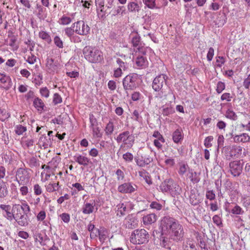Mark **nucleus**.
I'll return each instance as SVG.
<instances>
[{"label":"nucleus","mask_w":250,"mask_h":250,"mask_svg":"<svg viewBox=\"0 0 250 250\" xmlns=\"http://www.w3.org/2000/svg\"><path fill=\"white\" fill-rule=\"evenodd\" d=\"M159 229L161 232L160 240L163 247L166 246L170 239L179 241H181L184 236L182 226L175 219L169 217L165 216L160 221Z\"/></svg>","instance_id":"f257e3e1"},{"label":"nucleus","mask_w":250,"mask_h":250,"mask_svg":"<svg viewBox=\"0 0 250 250\" xmlns=\"http://www.w3.org/2000/svg\"><path fill=\"white\" fill-rule=\"evenodd\" d=\"M83 54L85 59L91 63H97L103 60L102 52L95 47L85 46L83 48Z\"/></svg>","instance_id":"f03ea898"},{"label":"nucleus","mask_w":250,"mask_h":250,"mask_svg":"<svg viewBox=\"0 0 250 250\" xmlns=\"http://www.w3.org/2000/svg\"><path fill=\"white\" fill-rule=\"evenodd\" d=\"M160 188L162 192H168L172 196L180 194L182 191L181 188L172 179L165 180L160 185Z\"/></svg>","instance_id":"7ed1b4c3"},{"label":"nucleus","mask_w":250,"mask_h":250,"mask_svg":"<svg viewBox=\"0 0 250 250\" xmlns=\"http://www.w3.org/2000/svg\"><path fill=\"white\" fill-rule=\"evenodd\" d=\"M149 234L145 229L134 230L130 237V241L133 244L141 245L148 241Z\"/></svg>","instance_id":"20e7f679"},{"label":"nucleus","mask_w":250,"mask_h":250,"mask_svg":"<svg viewBox=\"0 0 250 250\" xmlns=\"http://www.w3.org/2000/svg\"><path fill=\"white\" fill-rule=\"evenodd\" d=\"M129 39L132 46L137 48L139 53L146 55L150 50V48L145 47V44L141 41L140 36L137 32H132L129 35Z\"/></svg>","instance_id":"39448f33"},{"label":"nucleus","mask_w":250,"mask_h":250,"mask_svg":"<svg viewBox=\"0 0 250 250\" xmlns=\"http://www.w3.org/2000/svg\"><path fill=\"white\" fill-rule=\"evenodd\" d=\"M138 79V76L135 73L127 75L123 79V85L127 95H128V91L132 90L137 87Z\"/></svg>","instance_id":"423d86ee"},{"label":"nucleus","mask_w":250,"mask_h":250,"mask_svg":"<svg viewBox=\"0 0 250 250\" xmlns=\"http://www.w3.org/2000/svg\"><path fill=\"white\" fill-rule=\"evenodd\" d=\"M242 151V147L237 145L225 146L223 149V152L225 158L228 160H230L234 157L238 158L241 155Z\"/></svg>","instance_id":"0eeeda50"},{"label":"nucleus","mask_w":250,"mask_h":250,"mask_svg":"<svg viewBox=\"0 0 250 250\" xmlns=\"http://www.w3.org/2000/svg\"><path fill=\"white\" fill-rule=\"evenodd\" d=\"M118 143H122L123 145L130 148L134 143V136L129 131H125L120 133L116 139Z\"/></svg>","instance_id":"6e6552de"},{"label":"nucleus","mask_w":250,"mask_h":250,"mask_svg":"<svg viewBox=\"0 0 250 250\" xmlns=\"http://www.w3.org/2000/svg\"><path fill=\"white\" fill-rule=\"evenodd\" d=\"M30 169L24 168H19L16 173V179L20 185H26L30 179Z\"/></svg>","instance_id":"1a4fd4ad"},{"label":"nucleus","mask_w":250,"mask_h":250,"mask_svg":"<svg viewBox=\"0 0 250 250\" xmlns=\"http://www.w3.org/2000/svg\"><path fill=\"white\" fill-rule=\"evenodd\" d=\"M72 27L75 29V33L80 35L85 36L89 34L90 28L83 21H79L72 24Z\"/></svg>","instance_id":"9d476101"},{"label":"nucleus","mask_w":250,"mask_h":250,"mask_svg":"<svg viewBox=\"0 0 250 250\" xmlns=\"http://www.w3.org/2000/svg\"><path fill=\"white\" fill-rule=\"evenodd\" d=\"M89 121L90 124V128L92 130V134L93 137L95 138H101L102 135L100 132V129L98 126L97 120L92 114L89 115Z\"/></svg>","instance_id":"9b49d317"},{"label":"nucleus","mask_w":250,"mask_h":250,"mask_svg":"<svg viewBox=\"0 0 250 250\" xmlns=\"http://www.w3.org/2000/svg\"><path fill=\"white\" fill-rule=\"evenodd\" d=\"M137 186L130 182L125 183L118 187V192L122 193H132L137 190Z\"/></svg>","instance_id":"f8f14e48"},{"label":"nucleus","mask_w":250,"mask_h":250,"mask_svg":"<svg viewBox=\"0 0 250 250\" xmlns=\"http://www.w3.org/2000/svg\"><path fill=\"white\" fill-rule=\"evenodd\" d=\"M229 171L233 176H238L242 171L243 166L240 161H233L229 165Z\"/></svg>","instance_id":"ddd939ff"},{"label":"nucleus","mask_w":250,"mask_h":250,"mask_svg":"<svg viewBox=\"0 0 250 250\" xmlns=\"http://www.w3.org/2000/svg\"><path fill=\"white\" fill-rule=\"evenodd\" d=\"M138 221L133 214L128 215L125 218L124 224L126 228L133 229L137 227Z\"/></svg>","instance_id":"4468645a"},{"label":"nucleus","mask_w":250,"mask_h":250,"mask_svg":"<svg viewBox=\"0 0 250 250\" xmlns=\"http://www.w3.org/2000/svg\"><path fill=\"white\" fill-rule=\"evenodd\" d=\"M137 54V52H136V55H137L135 59V64L137 67L139 69H143L147 66L148 62L145 55L141 53Z\"/></svg>","instance_id":"2eb2a0df"},{"label":"nucleus","mask_w":250,"mask_h":250,"mask_svg":"<svg viewBox=\"0 0 250 250\" xmlns=\"http://www.w3.org/2000/svg\"><path fill=\"white\" fill-rule=\"evenodd\" d=\"M0 83L3 84L2 87L6 90L9 89L12 85L11 79L5 73H0Z\"/></svg>","instance_id":"dca6fc26"},{"label":"nucleus","mask_w":250,"mask_h":250,"mask_svg":"<svg viewBox=\"0 0 250 250\" xmlns=\"http://www.w3.org/2000/svg\"><path fill=\"white\" fill-rule=\"evenodd\" d=\"M0 208L2 211L3 216L7 220L12 221L13 213L12 208L9 205L1 204L0 205Z\"/></svg>","instance_id":"f3484780"},{"label":"nucleus","mask_w":250,"mask_h":250,"mask_svg":"<svg viewBox=\"0 0 250 250\" xmlns=\"http://www.w3.org/2000/svg\"><path fill=\"white\" fill-rule=\"evenodd\" d=\"M74 160L80 165L84 167L88 166L92 163L90 159L81 154H77L73 157Z\"/></svg>","instance_id":"a211bd4d"},{"label":"nucleus","mask_w":250,"mask_h":250,"mask_svg":"<svg viewBox=\"0 0 250 250\" xmlns=\"http://www.w3.org/2000/svg\"><path fill=\"white\" fill-rule=\"evenodd\" d=\"M59 63L55 62L52 58H47L46 59V67L49 73L54 72L58 68Z\"/></svg>","instance_id":"6ab92c4d"},{"label":"nucleus","mask_w":250,"mask_h":250,"mask_svg":"<svg viewBox=\"0 0 250 250\" xmlns=\"http://www.w3.org/2000/svg\"><path fill=\"white\" fill-rule=\"evenodd\" d=\"M233 141L235 143H245L250 141V136L246 133H243L240 135H232Z\"/></svg>","instance_id":"aec40b11"},{"label":"nucleus","mask_w":250,"mask_h":250,"mask_svg":"<svg viewBox=\"0 0 250 250\" xmlns=\"http://www.w3.org/2000/svg\"><path fill=\"white\" fill-rule=\"evenodd\" d=\"M22 211L21 209V206L19 204H15L12 207V213L13 216L12 220L18 218L19 217H21L22 215H25L24 213L22 214Z\"/></svg>","instance_id":"412c9836"},{"label":"nucleus","mask_w":250,"mask_h":250,"mask_svg":"<svg viewBox=\"0 0 250 250\" xmlns=\"http://www.w3.org/2000/svg\"><path fill=\"white\" fill-rule=\"evenodd\" d=\"M46 191L51 193L59 190L60 188L59 182H50L45 186Z\"/></svg>","instance_id":"4be33fe9"},{"label":"nucleus","mask_w":250,"mask_h":250,"mask_svg":"<svg viewBox=\"0 0 250 250\" xmlns=\"http://www.w3.org/2000/svg\"><path fill=\"white\" fill-rule=\"evenodd\" d=\"M152 161V158L150 157L141 156L136 160L137 165L141 167H143L146 165L149 164Z\"/></svg>","instance_id":"5701e85b"},{"label":"nucleus","mask_w":250,"mask_h":250,"mask_svg":"<svg viewBox=\"0 0 250 250\" xmlns=\"http://www.w3.org/2000/svg\"><path fill=\"white\" fill-rule=\"evenodd\" d=\"M184 137L182 130L176 129L172 134V139L174 143H178L183 140Z\"/></svg>","instance_id":"b1692460"},{"label":"nucleus","mask_w":250,"mask_h":250,"mask_svg":"<svg viewBox=\"0 0 250 250\" xmlns=\"http://www.w3.org/2000/svg\"><path fill=\"white\" fill-rule=\"evenodd\" d=\"M143 222L145 225H149L154 223L156 220V215L154 213L149 214L145 216L143 218Z\"/></svg>","instance_id":"393cba45"},{"label":"nucleus","mask_w":250,"mask_h":250,"mask_svg":"<svg viewBox=\"0 0 250 250\" xmlns=\"http://www.w3.org/2000/svg\"><path fill=\"white\" fill-rule=\"evenodd\" d=\"M8 193L6 183L3 181H0V198L5 197Z\"/></svg>","instance_id":"a878e982"},{"label":"nucleus","mask_w":250,"mask_h":250,"mask_svg":"<svg viewBox=\"0 0 250 250\" xmlns=\"http://www.w3.org/2000/svg\"><path fill=\"white\" fill-rule=\"evenodd\" d=\"M108 235V232L107 229L102 228L99 230V239L101 242H104L107 239Z\"/></svg>","instance_id":"bb28decb"},{"label":"nucleus","mask_w":250,"mask_h":250,"mask_svg":"<svg viewBox=\"0 0 250 250\" xmlns=\"http://www.w3.org/2000/svg\"><path fill=\"white\" fill-rule=\"evenodd\" d=\"M33 105L34 107L38 111H42L43 110L44 107V104L43 101L38 97L35 98L33 101Z\"/></svg>","instance_id":"cd10ccee"},{"label":"nucleus","mask_w":250,"mask_h":250,"mask_svg":"<svg viewBox=\"0 0 250 250\" xmlns=\"http://www.w3.org/2000/svg\"><path fill=\"white\" fill-rule=\"evenodd\" d=\"M21 226H26L28 224L27 215H23L14 219Z\"/></svg>","instance_id":"c85d7f7f"},{"label":"nucleus","mask_w":250,"mask_h":250,"mask_svg":"<svg viewBox=\"0 0 250 250\" xmlns=\"http://www.w3.org/2000/svg\"><path fill=\"white\" fill-rule=\"evenodd\" d=\"M114 126L113 123L110 121L106 125L104 131L106 135H111L114 131Z\"/></svg>","instance_id":"c756f323"},{"label":"nucleus","mask_w":250,"mask_h":250,"mask_svg":"<svg viewBox=\"0 0 250 250\" xmlns=\"http://www.w3.org/2000/svg\"><path fill=\"white\" fill-rule=\"evenodd\" d=\"M125 11V8L124 6H119L116 9L111 11L112 16H116L118 15H123Z\"/></svg>","instance_id":"7c9ffc66"},{"label":"nucleus","mask_w":250,"mask_h":250,"mask_svg":"<svg viewBox=\"0 0 250 250\" xmlns=\"http://www.w3.org/2000/svg\"><path fill=\"white\" fill-rule=\"evenodd\" d=\"M158 141H160L161 142H162L164 144V147L165 149H166V147H167V144L165 143V140L163 138V137H162V135H161L157 131V148L158 149H162V147H163V144H161V143L158 142Z\"/></svg>","instance_id":"2f4dec72"},{"label":"nucleus","mask_w":250,"mask_h":250,"mask_svg":"<svg viewBox=\"0 0 250 250\" xmlns=\"http://www.w3.org/2000/svg\"><path fill=\"white\" fill-rule=\"evenodd\" d=\"M226 118L235 121L237 119V116L236 113L231 109H228L225 114Z\"/></svg>","instance_id":"473e14b6"},{"label":"nucleus","mask_w":250,"mask_h":250,"mask_svg":"<svg viewBox=\"0 0 250 250\" xmlns=\"http://www.w3.org/2000/svg\"><path fill=\"white\" fill-rule=\"evenodd\" d=\"M39 37L48 43L51 42V38L50 36L45 31H42L39 32Z\"/></svg>","instance_id":"72a5a7b5"},{"label":"nucleus","mask_w":250,"mask_h":250,"mask_svg":"<svg viewBox=\"0 0 250 250\" xmlns=\"http://www.w3.org/2000/svg\"><path fill=\"white\" fill-rule=\"evenodd\" d=\"M94 210V205L90 203H86L85 204L83 212L84 214H90L93 212Z\"/></svg>","instance_id":"f704fd0d"},{"label":"nucleus","mask_w":250,"mask_h":250,"mask_svg":"<svg viewBox=\"0 0 250 250\" xmlns=\"http://www.w3.org/2000/svg\"><path fill=\"white\" fill-rule=\"evenodd\" d=\"M27 163L31 168L39 167L40 165L38 160L35 157L30 158Z\"/></svg>","instance_id":"c9c22d12"},{"label":"nucleus","mask_w":250,"mask_h":250,"mask_svg":"<svg viewBox=\"0 0 250 250\" xmlns=\"http://www.w3.org/2000/svg\"><path fill=\"white\" fill-rule=\"evenodd\" d=\"M127 8L129 11L133 12L139 10L138 4L134 2H130L128 3Z\"/></svg>","instance_id":"e433bc0d"},{"label":"nucleus","mask_w":250,"mask_h":250,"mask_svg":"<svg viewBox=\"0 0 250 250\" xmlns=\"http://www.w3.org/2000/svg\"><path fill=\"white\" fill-rule=\"evenodd\" d=\"M118 212H120V215L117 213V215L120 216H124L125 214V212L127 210L126 205L124 203L120 204L117 206Z\"/></svg>","instance_id":"4c0bfd02"},{"label":"nucleus","mask_w":250,"mask_h":250,"mask_svg":"<svg viewBox=\"0 0 250 250\" xmlns=\"http://www.w3.org/2000/svg\"><path fill=\"white\" fill-rule=\"evenodd\" d=\"M37 9L38 10V17L41 19H43L45 18L44 13L45 11V9L38 4H37Z\"/></svg>","instance_id":"58836bf2"},{"label":"nucleus","mask_w":250,"mask_h":250,"mask_svg":"<svg viewBox=\"0 0 250 250\" xmlns=\"http://www.w3.org/2000/svg\"><path fill=\"white\" fill-rule=\"evenodd\" d=\"M189 169V167L187 164H180L179 170V174L180 175H183Z\"/></svg>","instance_id":"ea45409f"},{"label":"nucleus","mask_w":250,"mask_h":250,"mask_svg":"<svg viewBox=\"0 0 250 250\" xmlns=\"http://www.w3.org/2000/svg\"><path fill=\"white\" fill-rule=\"evenodd\" d=\"M65 35L67 36L70 39L74 35L75 30L74 28H73L72 26L71 27H66L64 30Z\"/></svg>","instance_id":"a19ab883"},{"label":"nucleus","mask_w":250,"mask_h":250,"mask_svg":"<svg viewBox=\"0 0 250 250\" xmlns=\"http://www.w3.org/2000/svg\"><path fill=\"white\" fill-rule=\"evenodd\" d=\"M60 23L62 25H67L69 24L72 20L70 17L65 16L63 15L60 19Z\"/></svg>","instance_id":"79ce46f5"},{"label":"nucleus","mask_w":250,"mask_h":250,"mask_svg":"<svg viewBox=\"0 0 250 250\" xmlns=\"http://www.w3.org/2000/svg\"><path fill=\"white\" fill-rule=\"evenodd\" d=\"M54 42L55 44L59 48H62L63 47V42L59 36H56L54 37Z\"/></svg>","instance_id":"37998d69"},{"label":"nucleus","mask_w":250,"mask_h":250,"mask_svg":"<svg viewBox=\"0 0 250 250\" xmlns=\"http://www.w3.org/2000/svg\"><path fill=\"white\" fill-rule=\"evenodd\" d=\"M34 193L35 195H40L42 193V189L41 186L36 184L33 186Z\"/></svg>","instance_id":"c03bdc74"},{"label":"nucleus","mask_w":250,"mask_h":250,"mask_svg":"<svg viewBox=\"0 0 250 250\" xmlns=\"http://www.w3.org/2000/svg\"><path fill=\"white\" fill-rule=\"evenodd\" d=\"M212 220L213 223L216 224L219 227H223V223L222 219L220 216L218 215H215L213 218Z\"/></svg>","instance_id":"a18cd8bd"},{"label":"nucleus","mask_w":250,"mask_h":250,"mask_svg":"<svg viewBox=\"0 0 250 250\" xmlns=\"http://www.w3.org/2000/svg\"><path fill=\"white\" fill-rule=\"evenodd\" d=\"M26 130V127H24L21 125H17L15 128V132L17 134L19 135L22 134V133Z\"/></svg>","instance_id":"49530a36"},{"label":"nucleus","mask_w":250,"mask_h":250,"mask_svg":"<svg viewBox=\"0 0 250 250\" xmlns=\"http://www.w3.org/2000/svg\"><path fill=\"white\" fill-rule=\"evenodd\" d=\"M21 206V209L25 215H27L30 211V208L26 203H22Z\"/></svg>","instance_id":"de8ad7c7"},{"label":"nucleus","mask_w":250,"mask_h":250,"mask_svg":"<svg viewBox=\"0 0 250 250\" xmlns=\"http://www.w3.org/2000/svg\"><path fill=\"white\" fill-rule=\"evenodd\" d=\"M116 62L119 66L118 68H120L122 71H125L127 69V66L126 63L124 62L120 59H117Z\"/></svg>","instance_id":"09e8293b"},{"label":"nucleus","mask_w":250,"mask_h":250,"mask_svg":"<svg viewBox=\"0 0 250 250\" xmlns=\"http://www.w3.org/2000/svg\"><path fill=\"white\" fill-rule=\"evenodd\" d=\"M10 117V115L4 109H0V120L4 121Z\"/></svg>","instance_id":"8fccbe9b"},{"label":"nucleus","mask_w":250,"mask_h":250,"mask_svg":"<svg viewBox=\"0 0 250 250\" xmlns=\"http://www.w3.org/2000/svg\"><path fill=\"white\" fill-rule=\"evenodd\" d=\"M62 102V98L58 93H55L53 95V103L55 105Z\"/></svg>","instance_id":"3c124183"},{"label":"nucleus","mask_w":250,"mask_h":250,"mask_svg":"<svg viewBox=\"0 0 250 250\" xmlns=\"http://www.w3.org/2000/svg\"><path fill=\"white\" fill-rule=\"evenodd\" d=\"M225 88V84L221 81L217 84L216 91L218 93H221Z\"/></svg>","instance_id":"603ef678"},{"label":"nucleus","mask_w":250,"mask_h":250,"mask_svg":"<svg viewBox=\"0 0 250 250\" xmlns=\"http://www.w3.org/2000/svg\"><path fill=\"white\" fill-rule=\"evenodd\" d=\"M206 197L209 200H213L215 198V194L213 190H208L206 192Z\"/></svg>","instance_id":"864d4df0"},{"label":"nucleus","mask_w":250,"mask_h":250,"mask_svg":"<svg viewBox=\"0 0 250 250\" xmlns=\"http://www.w3.org/2000/svg\"><path fill=\"white\" fill-rule=\"evenodd\" d=\"M117 175V179L118 181H122L125 178L124 172L120 169H118L116 172Z\"/></svg>","instance_id":"5fc2aeb1"},{"label":"nucleus","mask_w":250,"mask_h":250,"mask_svg":"<svg viewBox=\"0 0 250 250\" xmlns=\"http://www.w3.org/2000/svg\"><path fill=\"white\" fill-rule=\"evenodd\" d=\"M46 212L44 210L40 211L37 215V219L38 221H42L46 217Z\"/></svg>","instance_id":"6e6d98bb"},{"label":"nucleus","mask_w":250,"mask_h":250,"mask_svg":"<svg viewBox=\"0 0 250 250\" xmlns=\"http://www.w3.org/2000/svg\"><path fill=\"white\" fill-rule=\"evenodd\" d=\"M225 59L224 57L222 56H218L217 57L216 60V62L217 63V66L218 67L221 68L222 66L225 63Z\"/></svg>","instance_id":"4d7b16f0"},{"label":"nucleus","mask_w":250,"mask_h":250,"mask_svg":"<svg viewBox=\"0 0 250 250\" xmlns=\"http://www.w3.org/2000/svg\"><path fill=\"white\" fill-rule=\"evenodd\" d=\"M60 217L65 223H68L70 221V215L66 213H63L60 215Z\"/></svg>","instance_id":"13d9d810"},{"label":"nucleus","mask_w":250,"mask_h":250,"mask_svg":"<svg viewBox=\"0 0 250 250\" xmlns=\"http://www.w3.org/2000/svg\"><path fill=\"white\" fill-rule=\"evenodd\" d=\"M123 159L126 162H131L133 159V155L130 152H126L123 155Z\"/></svg>","instance_id":"bf43d9fd"},{"label":"nucleus","mask_w":250,"mask_h":250,"mask_svg":"<svg viewBox=\"0 0 250 250\" xmlns=\"http://www.w3.org/2000/svg\"><path fill=\"white\" fill-rule=\"evenodd\" d=\"M213 140V137L211 136L206 138L204 141V145L206 147H210L212 146L211 142Z\"/></svg>","instance_id":"052dcab7"},{"label":"nucleus","mask_w":250,"mask_h":250,"mask_svg":"<svg viewBox=\"0 0 250 250\" xmlns=\"http://www.w3.org/2000/svg\"><path fill=\"white\" fill-rule=\"evenodd\" d=\"M20 192L22 196H24L27 195L29 192V189L26 186L24 185L20 188Z\"/></svg>","instance_id":"680f3d73"},{"label":"nucleus","mask_w":250,"mask_h":250,"mask_svg":"<svg viewBox=\"0 0 250 250\" xmlns=\"http://www.w3.org/2000/svg\"><path fill=\"white\" fill-rule=\"evenodd\" d=\"M40 93L42 96L45 98H48L49 96V91L46 87L41 88Z\"/></svg>","instance_id":"e2e57ef3"},{"label":"nucleus","mask_w":250,"mask_h":250,"mask_svg":"<svg viewBox=\"0 0 250 250\" xmlns=\"http://www.w3.org/2000/svg\"><path fill=\"white\" fill-rule=\"evenodd\" d=\"M156 0H144L145 4L149 8H154L155 7Z\"/></svg>","instance_id":"0e129e2a"},{"label":"nucleus","mask_w":250,"mask_h":250,"mask_svg":"<svg viewBox=\"0 0 250 250\" xmlns=\"http://www.w3.org/2000/svg\"><path fill=\"white\" fill-rule=\"evenodd\" d=\"M232 96H231L230 94L229 93H225L223 94L221 97V100L222 101H227V102H229L231 101L232 99Z\"/></svg>","instance_id":"69168bd1"},{"label":"nucleus","mask_w":250,"mask_h":250,"mask_svg":"<svg viewBox=\"0 0 250 250\" xmlns=\"http://www.w3.org/2000/svg\"><path fill=\"white\" fill-rule=\"evenodd\" d=\"M107 86L108 88L111 91H114L116 88V82L113 80H110L107 83Z\"/></svg>","instance_id":"338daca9"},{"label":"nucleus","mask_w":250,"mask_h":250,"mask_svg":"<svg viewBox=\"0 0 250 250\" xmlns=\"http://www.w3.org/2000/svg\"><path fill=\"white\" fill-rule=\"evenodd\" d=\"M195 249V246L193 243H191L190 242L187 243L184 246V250H193Z\"/></svg>","instance_id":"774afa93"}]
</instances>
